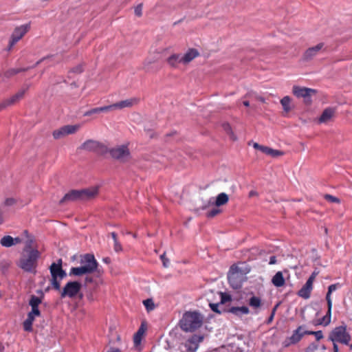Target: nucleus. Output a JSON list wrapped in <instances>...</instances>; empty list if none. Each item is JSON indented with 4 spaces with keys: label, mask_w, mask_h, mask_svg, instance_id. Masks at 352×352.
<instances>
[{
    "label": "nucleus",
    "mask_w": 352,
    "mask_h": 352,
    "mask_svg": "<svg viewBox=\"0 0 352 352\" xmlns=\"http://www.w3.org/2000/svg\"><path fill=\"white\" fill-rule=\"evenodd\" d=\"M80 267H73L70 269L69 275L81 276L94 272L99 273L98 263L93 254H85L80 256Z\"/></svg>",
    "instance_id": "obj_1"
},
{
    "label": "nucleus",
    "mask_w": 352,
    "mask_h": 352,
    "mask_svg": "<svg viewBox=\"0 0 352 352\" xmlns=\"http://www.w3.org/2000/svg\"><path fill=\"white\" fill-rule=\"evenodd\" d=\"M98 195V187L92 186L80 190H71L60 200V204L71 201H86L94 199Z\"/></svg>",
    "instance_id": "obj_2"
},
{
    "label": "nucleus",
    "mask_w": 352,
    "mask_h": 352,
    "mask_svg": "<svg viewBox=\"0 0 352 352\" xmlns=\"http://www.w3.org/2000/svg\"><path fill=\"white\" fill-rule=\"evenodd\" d=\"M40 256L41 253L38 250H30L28 253L23 252L16 265L24 272L35 274Z\"/></svg>",
    "instance_id": "obj_3"
},
{
    "label": "nucleus",
    "mask_w": 352,
    "mask_h": 352,
    "mask_svg": "<svg viewBox=\"0 0 352 352\" xmlns=\"http://www.w3.org/2000/svg\"><path fill=\"white\" fill-rule=\"evenodd\" d=\"M203 318L197 311H186L179 321L181 329L186 332H193L202 324Z\"/></svg>",
    "instance_id": "obj_4"
},
{
    "label": "nucleus",
    "mask_w": 352,
    "mask_h": 352,
    "mask_svg": "<svg viewBox=\"0 0 352 352\" xmlns=\"http://www.w3.org/2000/svg\"><path fill=\"white\" fill-rule=\"evenodd\" d=\"M329 339L333 342L349 344L351 336L346 332V326L342 325L334 328L330 333Z\"/></svg>",
    "instance_id": "obj_5"
},
{
    "label": "nucleus",
    "mask_w": 352,
    "mask_h": 352,
    "mask_svg": "<svg viewBox=\"0 0 352 352\" xmlns=\"http://www.w3.org/2000/svg\"><path fill=\"white\" fill-rule=\"evenodd\" d=\"M107 153L112 158L122 163H125L131 159V152L127 145H120L108 149Z\"/></svg>",
    "instance_id": "obj_6"
},
{
    "label": "nucleus",
    "mask_w": 352,
    "mask_h": 352,
    "mask_svg": "<svg viewBox=\"0 0 352 352\" xmlns=\"http://www.w3.org/2000/svg\"><path fill=\"white\" fill-rule=\"evenodd\" d=\"M228 279L230 286L234 289H239L242 287L243 275L236 265H232L228 274Z\"/></svg>",
    "instance_id": "obj_7"
},
{
    "label": "nucleus",
    "mask_w": 352,
    "mask_h": 352,
    "mask_svg": "<svg viewBox=\"0 0 352 352\" xmlns=\"http://www.w3.org/2000/svg\"><path fill=\"white\" fill-rule=\"evenodd\" d=\"M80 149L94 152L101 155H104L108 151V148L104 144L94 140L85 141L81 144Z\"/></svg>",
    "instance_id": "obj_8"
},
{
    "label": "nucleus",
    "mask_w": 352,
    "mask_h": 352,
    "mask_svg": "<svg viewBox=\"0 0 352 352\" xmlns=\"http://www.w3.org/2000/svg\"><path fill=\"white\" fill-rule=\"evenodd\" d=\"M292 93L297 98H302L304 99L305 104L309 105L312 102L311 97L316 95L317 91L311 88L294 85L292 87Z\"/></svg>",
    "instance_id": "obj_9"
},
{
    "label": "nucleus",
    "mask_w": 352,
    "mask_h": 352,
    "mask_svg": "<svg viewBox=\"0 0 352 352\" xmlns=\"http://www.w3.org/2000/svg\"><path fill=\"white\" fill-rule=\"evenodd\" d=\"M81 287L82 285L78 281H69L63 287L60 293V298H64L67 296L70 298H73L78 294Z\"/></svg>",
    "instance_id": "obj_10"
},
{
    "label": "nucleus",
    "mask_w": 352,
    "mask_h": 352,
    "mask_svg": "<svg viewBox=\"0 0 352 352\" xmlns=\"http://www.w3.org/2000/svg\"><path fill=\"white\" fill-rule=\"evenodd\" d=\"M62 263V259L59 258L56 263H53L50 267V271L52 276L51 283L53 288L57 291L60 289V283L58 280V275L59 274L60 270L63 269Z\"/></svg>",
    "instance_id": "obj_11"
},
{
    "label": "nucleus",
    "mask_w": 352,
    "mask_h": 352,
    "mask_svg": "<svg viewBox=\"0 0 352 352\" xmlns=\"http://www.w3.org/2000/svg\"><path fill=\"white\" fill-rule=\"evenodd\" d=\"M80 128V125H65L53 131L52 135L54 139H60L67 135L75 133Z\"/></svg>",
    "instance_id": "obj_12"
},
{
    "label": "nucleus",
    "mask_w": 352,
    "mask_h": 352,
    "mask_svg": "<svg viewBox=\"0 0 352 352\" xmlns=\"http://www.w3.org/2000/svg\"><path fill=\"white\" fill-rule=\"evenodd\" d=\"M30 26L25 24L16 27L11 36V40L9 43V49H11L29 30Z\"/></svg>",
    "instance_id": "obj_13"
},
{
    "label": "nucleus",
    "mask_w": 352,
    "mask_h": 352,
    "mask_svg": "<svg viewBox=\"0 0 352 352\" xmlns=\"http://www.w3.org/2000/svg\"><path fill=\"white\" fill-rule=\"evenodd\" d=\"M304 326H299L296 330L293 331L292 335L290 337L287 338L284 342L283 345L285 347L290 346L291 344H295L298 343L304 336L303 333Z\"/></svg>",
    "instance_id": "obj_14"
},
{
    "label": "nucleus",
    "mask_w": 352,
    "mask_h": 352,
    "mask_svg": "<svg viewBox=\"0 0 352 352\" xmlns=\"http://www.w3.org/2000/svg\"><path fill=\"white\" fill-rule=\"evenodd\" d=\"M42 302V300L41 298L36 296L35 295H32L29 300V305L31 307V311L28 314V316H32V318H35V317H38L41 316V311L38 309L39 305Z\"/></svg>",
    "instance_id": "obj_15"
},
{
    "label": "nucleus",
    "mask_w": 352,
    "mask_h": 352,
    "mask_svg": "<svg viewBox=\"0 0 352 352\" xmlns=\"http://www.w3.org/2000/svg\"><path fill=\"white\" fill-rule=\"evenodd\" d=\"M140 99L138 98H131L124 100H121L109 105L110 110L116 109H122L124 108H130L139 103Z\"/></svg>",
    "instance_id": "obj_16"
},
{
    "label": "nucleus",
    "mask_w": 352,
    "mask_h": 352,
    "mask_svg": "<svg viewBox=\"0 0 352 352\" xmlns=\"http://www.w3.org/2000/svg\"><path fill=\"white\" fill-rule=\"evenodd\" d=\"M204 340V336L201 335L193 334L186 341L185 346L187 351L190 352H195L199 347V344Z\"/></svg>",
    "instance_id": "obj_17"
},
{
    "label": "nucleus",
    "mask_w": 352,
    "mask_h": 352,
    "mask_svg": "<svg viewBox=\"0 0 352 352\" xmlns=\"http://www.w3.org/2000/svg\"><path fill=\"white\" fill-rule=\"evenodd\" d=\"M324 46L323 43H320L314 47L308 48L302 55V59L303 61H309L312 60L318 52L322 49Z\"/></svg>",
    "instance_id": "obj_18"
},
{
    "label": "nucleus",
    "mask_w": 352,
    "mask_h": 352,
    "mask_svg": "<svg viewBox=\"0 0 352 352\" xmlns=\"http://www.w3.org/2000/svg\"><path fill=\"white\" fill-rule=\"evenodd\" d=\"M228 201V195L225 192H221L217 195L214 202H212L211 199H210L208 201V205H214L217 207H219L226 204Z\"/></svg>",
    "instance_id": "obj_19"
},
{
    "label": "nucleus",
    "mask_w": 352,
    "mask_h": 352,
    "mask_svg": "<svg viewBox=\"0 0 352 352\" xmlns=\"http://www.w3.org/2000/svg\"><path fill=\"white\" fill-rule=\"evenodd\" d=\"M228 312L231 313L236 316L241 317L243 315L248 314L250 313V309L246 306L242 307H231L228 309Z\"/></svg>",
    "instance_id": "obj_20"
},
{
    "label": "nucleus",
    "mask_w": 352,
    "mask_h": 352,
    "mask_svg": "<svg viewBox=\"0 0 352 352\" xmlns=\"http://www.w3.org/2000/svg\"><path fill=\"white\" fill-rule=\"evenodd\" d=\"M29 85H25L21 90H19L17 93L13 95L10 98H8V100L10 103L11 105L15 104L19 100H20L24 96L25 93L28 90Z\"/></svg>",
    "instance_id": "obj_21"
},
{
    "label": "nucleus",
    "mask_w": 352,
    "mask_h": 352,
    "mask_svg": "<svg viewBox=\"0 0 352 352\" xmlns=\"http://www.w3.org/2000/svg\"><path fill=\"white\" fill-rule=\"evenodd\" d=\"M199 55V53L197 50L194 48L189 49L188 52L182 57V63L185 64L188 63Z\"/></svg>",
    "instance_id": "obj_22"
},
{
    "label": "nucleus",
    "mask_w": 352,
    "mask_h": 352,
    "mask_svg": "<svg viewBox=\"0 0 352 352\" xmlns=\"http://www.w3.org/2000/svg\"><path fill=\"white\" fill-rule=\"evenodd\" d=\"M146 330V325L144 322H142L140 327H139L138 331L134 334L133 336V342L135 346H138L140 344L142 340V337L144 335Z\"/></svg>",
    "instance_id": "obj_23"
},
{
    "label": "nucleus",
    "mask_w": 352,
    "mask_h": 352,
    "mask_svg": "<svg viewBox=\"0 0 352 352\" xmlns=\"http://www.w3.org/2000/svg\"><path fill=\"white\" fill-rule=\"evenodd\" d=\"M285 280L281 272H276L272 278V284L277 287L283 286L285 285Z\"/></svg>",
    "instance_id": "obj_24"
},
{
    "label": "nucleus",
    "mask_w": 352,
    "mask_h": 352,
    "mask_svg": "<svg viewBox=\"0 0 352 352\" xmlns=\"http://www.w3.org/2000/svg\"><path fill=\"white\" fill-rule=\"evenodd\" d=\"M108 111H111L109 105L104 106V107H101L93 108L90 110L85 111L84 113L83 116H90L94 114H98L100 113L107 112Z\"/></svg>",
    "instance_id": "obj_25"
},
{
    "label": "nucleus",
    "mask_w": 352,
    "mask_h": 352,
    "mask_svg": "<svg viewBox=\"0 0 352 352\" xmlns=\"http://www.w3.org/2000/svg\"><path fill=\"white\" fill-rule=\"evenodd\" d=\"M334 110L331 108L325 109L322 113L319 121L320 122H328L333 116Z\"/></svg>",
    "instance_id": "obj_26"
},
{
    "label": "nucleus",
    "mask_w": 352,
    "mask_h": 352,
    "mask_svg": "<svg viewBox=\"0 0 352 352\" xmlns=\"http://www.w3.org/2000/svg\"><path fill=\"white\" fill-rule=\"evenodd\" d=\"M248 305L258 313V309L261 307V299L259 297L252 296L248 300Z\"/></svg>",
    "instance_id": "obj_27"
},
{
    "label": "nucleus",
    "mask_w": 352,
    "mask_h": 352,
    "mask_svg": "<svg viewBox=\"0 0 352 352\" xmlns=\"http://www.w3.org/2000/svg\"><path fill=\"white\" fill-rule=\"evenodd\" d=\"M263 153H265L268 155H270L273 157H277L278 156L283 155L284 152L280 150H275L270 147L264 146L263 148H262V151Z\"/></svg>",
    "instance_id": "obj_28"
},
{
    "label": "nucleus",
    "mask_w": 352,
    "mask_h": 352,
    "mask_svg": "<svg viewBox=\"0 0 352 352\" xmlns=\"http://www.w3.org/2000/svg\"><path fill=\"white\" fill-rule=\"evenodd\" d=\"M167 63L172 67H176L179 63H182V57L179 54H174L167 58Z\"/></svg>",
    "instance_id": "obj_29"
},
{
    "label": "nucleus",
    "mask_w": 352,
    "mask_h": 352,
    "mask_svg": "<svg viewBox=\"0 0 352 352\" xmlns=\"http://www.w3.org/2000/svg\"><path fill=\"white\" fill-rule=\"evenodd\" d=\"M0 243L3 247L6 248H10L15 245V243L14 242V238L10 235H6L1 238Z\"/></svg>",
    "instance_id": "obj_30"
},
{
    "label": "nucleus",
    "mask_w": 352,
    "mask_h": 352,
    "mask_svg": "<svg viewBox=\"0 0 352 352\" xmlns=\"http://www.w3.org/2000/svg\"><path fill=\"white\" fill-rule=\"evenodd\" d=\"M84 71V65L82 64H79L69 69L68 72L67 77L69 78H73V74H80Z\"/></svg>",
    "instance_id": "obj_31"
},
{
    "label": "nucleus",
    "mask_w": 352,
    "mask_h": 352,
    "mask_svg": "<svg viewBox=\"0 0 352 352\" xmlns=\"http://www.w3.org/2000/svg\"><path fill=\"white\" fill-rule=\"evenodd\" d=\"M328 306V310L324 316H323L319 322V324H323L324 326H327L331 322V307L332 306Z\"/></svg>",
    "instance_id": "obj_32"
},
{
    "label": "nucleus",
    "mask_w": 352,
    "mask_h": 352,
    "mask_svg": "<svg viewBox=\"0 0 352 352\" xmlns=\"http://www.w3.org/2000/svg\"><path fill=\"white\" fill-rule=\"evenodd\" d=\"M34 318H32V316H30L28 315V317L26 318V320L23 322V329L25 331H32V324H33V322L34 321Z\"/></svg>",
    "instance_id": "obj_33"
},
{
    "label": "nucleus",
    "mask_w": 352,
    "mask_h": 352,
    "mask_svg": "<svg viewBox=\"0 0 352 352\" xmlns=\"http://www.w3.org/2000/svg\"><path fill=\"white\" fill-rule=\"evenodd\" d=\"M153 63L151 61L144 63V68L146 72L155 73L160 70V67L157 65H152Z\"/></svg>",
    "instance_id": "obj_34"
},
{
    "label": "nucleus",
    "mask_w": 352,
    "mask_h": 352,
    "mask_svg": "<svg viewBox=\"0 0 352 352\" xmlns=\"http://www.w3.org/2000/svg\"><path fill=\"white\" fill-rule=\"evenodd\" d=\"M222 128L224 130V131L230 135V138L232 140H236V135L234 134L232 130V128H231V126L230 125L229 123L228 122H224L222 124Z\"/></svg>",
    "instance_id": "obj_35"
},
{
    "label": "nucleus",
    "mask_w": 352,
    "mask_h": 352,
    "mask_svg": "<svg viewBox=\"0 0 352 352\" xmlns=\"http://www.w3.org/2000/svg\"><path fill=\"white\" fill-rule=\"evenodd\" d=\"M336 289H337V285L336 284H332V285H329V287H328V292H327V294L326 295V300H327V305H329V307L332 306V301H331V294Z\"/></svg>",
    "instance_id": "obj_36"
},
{
    "label": "nucleus",
    "mask_w": 352,
    "mask_h": 352,
    "mask_svg": "<svg viewBox=\"0 0 352 352\" xmlns=\"http://www.w3.org/2000/svg\"><path fill=\"white\" fill-rule=\"evenodd\" d=\"M291 98L289 96H285L280 100V104L285 112H289L291 110L289 106Z\"/></svg>",
    "instance_id": "obj_37"
},
{
    "label": "nucleus",
    "mask_w": 352,
    "mask_h": 352,
    "mask_svg": "<svg viewBox=\"0 0 352 352\" xmlns=\"http://www.w3.org/2000/svg\"><path fill=\"white\" fill-rule=\"evenodd\" d=\"M311 290L307 288L305 285L298 292V295L305 299H307L310 297Z\"/></svg>",
    "instance_id": "obj_38"
},
{
    "label": "nucleus",
    "mask_w": 352,
    "mask_h": 352,
    "mask_svg": "<svg viewBox=\"0 0 352 352\" xmlns=\"http://www.w3.org/2000/svg\"><path fill=\"white\" fill-rule=\"evenodd\" d=\"M143 304L145 306L146 309L148 312L151 311H153L155 307L154 302L152 298H148V299L144 300L143 301Z\"/></svg>",
    "instance_id": "obj_39"
},
{
    "label": "nucleus",
    "mask_w": 352,
    "mask_h": 352,
    "mask_svg": "<svg viewBox=\"0 0 352 352\" xmlns=\"http://www.w3.org/2000/svg\"><path fill=\"white\" fill-rule=\"evenodd\" d=\"M219 303H210L209 306L212 311L217 314H221L223 312H228V309L223 308L222 310L219 309Z\"/></svg>",
    "instance_id": "obj_40"
},
{
    "label": "nucleus",
    "mask_w": 352,
    "mask_h": 352,
    "mask_svg": "<svg viewBox=\"0 0 352 352\" xmlns=\"http://www.w3.org/2000/svg\"><path fill=\"white\" fill-rule=\"evenodd\" d=\"M19 73V71L18 70L17 68H11V69H9L6 70V72H4L3 76H4V77H6L7 78H10Z\"/></svg>",
    "instance_id": "obj_41"
},
{
    "label": "nucleus",
    "mask_w": 352,
    "mask_h": 352,
    "mask_svg": "<svg viewBox=\"0 0 352 352\" xmlns=\"http://www.w3.org/2000/svg\"><path fill=\"white\" fill-rule=\"evenodd\" d=\"M33 243H34V239L32 237L28 239V240L26 241V243H25V245L23 249L24 253H28V252H30V250H34L32 248Z\"/></svg>",
    "instance_id": "obj_42"
},
{
    "label": "nucleus",
    "mask_w": 352,
    "mask_h": 352,
    "mask_svg": "<svg viewBox=\"0 0 352 352\" xmlns=\"http://www.w3.org/2000/svg\"><path fill=\"white\" fill-rule=\"evenodd\" d=\"M220 296H221V301H220L219 304H221V305H223V304L226 303L227 302L231 301V300H232L231 296L227 293L220 292Z\"/></svg>",
    "instance_id": "obj_43"
},
{
    "label": "nucleus",
    "mask_w": 352,
    "mask_h": 352,
    "mask_svg": "<svg viewBox=\"0 0 352 352\" xmlns=\"http://www.w3.org/2000/svg\"><path fill=\"white\" fill-rule=\"evenodd\" d=\"M221 212V210L217 208H214L211 210H210L207 212L206 217L208 218H212Z\"/></svg>",
    "instance_id": "obj_44"
},
{
    "label": "nucleus",
    "mask_w": 352,
    "mask_h": 352,
    "mask_svg": "<svg viewBox=\"0 0 352 352\" xmlns=\"http://www.w3.org/2000/svg\"><path fill=\"white\" fill-rule=\"evenodd\" d=\"M324 198L325 199V200H327V201H329V202L337 203V204H339L340 202V200L338 197H334L331 195H329V194L324 195Z\"/></svg>",
    "instance_id": "obj_45"
},
{
    "label": "nucleus",
    "mask_w": 352,
    "mask_h": 352,
    "mask_svg": "<svg viewBox=\"0 0 352 352\" xmlns=\"http://www.w3.org/2000/svg\"><path fill=\"white\" fill-rule=\"evenodd\" d=\"M245 98H254L255 100H259L261 101V102H265V99L262 97V96H257V95H254V94L252 93H248L245 96Z\"/></svg>",
    "instance_id": "obj_46"
},
{
    "label": "nucleus",
    "mask_w": 352,
    "mask_h": 352,
    "mask_svg": "<svg viewBox=\"0 0 352 352\" xmlns=\"http://www.w3.org/2000/svg\"><path fill=\"white\" fill-rule=\"evenodd\" d=\"M142 3H140L135 8V14L136 16L140 17L142 15Z\"/></svg>",
    "instance_id": "obj_47"
},
{
    "label": "nucleus",
    "mask_w": 352,
    "mask_h": 352,
    "mask_svg": "<svg viewBox=\"0 0 352 352\" xmlns=\"http://www.w3.org/2000/svg\"><path fill=\"white\" fill-rule=\"evenodd\" d=\"M113 250L116 252H120L122 251V246L118 241H113Z\"/></svg>",
    "instance_id": "obj_48"
},
{
    "label": "nucleus",
    "mask_w": 352,
    "mask_h": 352,
    "mask_svg": "<svg viewBox=\"0 0 352 352\" xmlns=\"http://www.w3.org/2000/svg\"><path fill=\"white\" fill-rule=\"evenodd\" d=\"M160 258L162 261L164 267H167L168 266L169 260L166 257L165 253L160 256Z\"/></svg>",
    "instance_id": "obj_49"
},
{
    "label": "nucleus",
    "mask_w": 352,
    "mask_h": 352,
    "mask_svg": "<svg viewBox=\"0 0 352 352\" xmlns=\"http://www.w3.org/2000/svg\"><path fill=\"white\" fill-rule=\"evenodd\" d=\"M318 349V345L315 343L310 344L306 349L305 352H314Z\"/></svg>",
    "instance_id": "obj_50"
},
{
    "label": "nucleus",
    "mask_w": 352,
    "mask_h": 352,
    "mask_svg": "<svg viewBox=\"0 0 352 352\" xmlns=\"http://www.w3.org/2000/svg\"><path fill=\"white\" fill-rule=\"evenodd\" d=\"M16 203V200L13 198H7L4 201V205L6 206H11Z\"/></svg>",
    "instance_id": "obj_51"
},
{
    "label": "nucleus",
    "mask_w": 352,
    "mask_h": 352,
    "mask_svg": "<svg viewBox=\"0 0 352 352\" xmlns=\"http://www.w3.org/2000/svg\"><path fill=\"white\" fill-rule=\"evenodd\" d=\"M10 103L8 100V99L4 100L0 103V111L3 109H6L7 107L10 106Z\"/></svg>",
    "instance_id": "obj_52"
},
{
    "label": "nucleus",
    "mask_w": 352,
    "mask_h": 352,
    "mask_svg": "<svg viewBox=\"0 0 352 352\" xmlns=\"http://www.w3.org/2000/svg\"><path fill=\"white\" fill-rule=\"evenodd\" d=\"M313 283L314 281L311 279H307L306 283L304 285L307 288H308L309 290H312L313 289Z\"/></svg>",
    "instance_id": "obj_53"
},
{
    "label": "nucleus",
    "mask_w": 352,
    "mask_h": 352,
    "mask_svg": "<svg viewBox=\"0 0 352 352\" xmlns=\"http://www.w3.org/2000/svg\"><path fill=\"white\" fill-rule=\"evenodd\" d=\"M66 276H67L66 272L63 269L60 270V273L58 275V279L59 278L58 280L60 281V280L64 278Z\"/></svg>",
    "instance_id": "obj_54"
},
{
    "label": "nucleus",
    "mask_w": 352,
    "mask_h": 352,
    "mask_svg": "<svg viewBox=\"0 0 352 352\" xmlns=\"http://www.w3.org/2000/svg\"><path fill=\"white\" fill-rule=\"evenodd\" d=\"M316 340L319 341L323 338V334L322 331H317L315 333Z\"/></svg>",
    "instance_id": "obj_55"
},
{
    "label": "nucleus",
    "mask_w": 352,
    "mask_h": 352,
    "mask_svg": "<svg viewBox=\"0 0 352 352\" xmlns=\"http://www.w3.org/2000/svg\"><path fill=\"white\" fill-rule=\"evenodd\" d=\"M53 56H45V57H43L41 59H40L39 60H38L35 64L34 65H33L32 67H30L31 68H34L35 67H36L37 65H38L41 62H43L44 60L45 59H47V58H50L51 57H52Z\"/></svg>",
    "instance_id": "obj_56"
},
{
    "label": "nucleus",
    "mask_w": 352,
    "mask_h": 352,
    "mask_svg": "<svg viewBox=\"0 0 352 352\" xmlns=\"http://www.w3.org/2000/svg\"><path fill=\"white\" fill-rule=\"evenodd\" d=\"M319 274V271H318L317 270H315L312 274H311V276H309V279H311V280L314 281L316 276Z\"/></svg>",
    "instance_id": "obj_57"
},
{
    "label": "nucleus",
    "mask_w": 352,
    "mask_h": 352,
    "mask_svg": "<svg viewBox=\"0 0 352 352\" xmlns=\"http://www.w3.org/2000/svg\"><path fill=\"white\" fill-rule=\"evenodd\" d=\"M276 263V258L275 256H272L270 258V262L269 264L274 265Z\"/></svg>",
    "instance_id": "obj_58"
},
{
    "label": "nucleus",
    "mask_w": 352,
    "mask_h": 352,
    "mask_svg": "<svg viewBox=\"0 0 352 352\" xmlns=\"http://www.w3.org/2000/svg\"><path fill=\"white\" fill-rule=\"evenodd\" d=\"M93 281H94V279H93L92 277L86 276L85 278V284L91 283H93Z\"/></svg>",
    "instance_id": "obj_59"
},
{
    "label": "nucleus",
    "mask_w": 352,
    "mask_h": 352,
    "mask_svg": "<svg viewBox=\"0 0 352 352\" xmlns=\"http://www.w3.org/2000/svg\"><path fill=\"white\" fill-rule=\"evenodd\" d=\"M264 146L263 145H260L258 143H254L253 144V147L256 149H258V150H260L261 151H262V148H263Z\"/></svg>",
    "instance_id": "obj_60"
},
{
    "label": "nucleus",
    "mask_w": 352,
    "mask_h": 352,
    "mask_svg": "<svg viewBox=\"0 0 352 352\" xmlns=\"http://www.w3.org/2000/svg\"><path fill=\"white\" fill-rule=\"evenodd\" d=\"M303 333H304V335H314L315 336L316 331H307V330L303 329Z\"/></svg>",
    "instance_id": "obj_61"
},
{
    "label": "nucleus",
    "mask_w": 352,
    "mask_h": 352,
    "mask_svg": "<svg viewBox=\"0 0 352 352\" xmlns=\"http://www.w3.org/2000/svg\"><path fill=\"white\" fill-rule=\"evenodd\" d=\"M107 352H121V351L115 347H111Z\"/></svg>",
    "instance_id": "obj_62"
},
{
    "label": "nucleus",
    "mask_w": 352,
    "mask_h": 352,
    "mask_svg": "<svg viewBox=\"0 0 352 352\" xmlns=\"http://www.w3.org/2000/svg\"><path fill=\"white\" fill-rule=\"evenodd\" d=\"M110 234L113 239V241H118L117 234L116 232H113Z\"/></svg>",
    "instance_id": "obj_63"
},
{
    "label": "nucleus",
    "mask_w": 352,
    "mask_h": 352,
    "mask_svg": "<svg viewBox=\"0 0 352 352\" xmlns=\"http://www.w3.org/2000/svg\"><path fill=\"white\" fill-rule=\"evenodd\" d=\"M102 261L107 264H109L111 263V258L109 257H104L102 258Z\"/></svg>",
    "instance_id": "obj_64"
}]
</instances>
